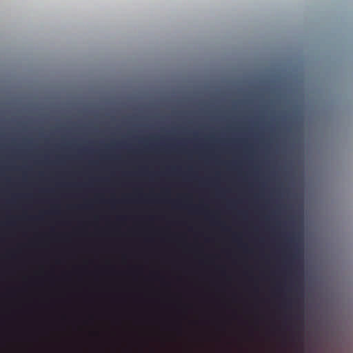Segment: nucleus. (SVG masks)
Here are the masks:
<instances>
[{"mask_svg": "<svg viewBox=\"0 0 353 353\" xmlns=\"http://www.w3.org/2000/svg\"><path fill=\"white\" fill-rule=\"evenodd\" d=\"M0 221H222L221 219H0Z\"/></svg>", "mask_w": 353, "mask_h": 353, "instance_id": "f257e3e1", "label": "nucleus"}, {"mask_svg": "<svg viewBox=\"0 0 353 353\" xmlns=\"http://www.w3.org/2000/svg\"><path fill=\"white\" fill-rule=\"evenodd\" d=\"M21 199L32 200V197L30 195H14L12 198L6 199L5 203L8 205H14Z\"/></svg>", "mask_w": 353, "mask_h": 353, "instance_id": "f03ea898", "label": "nucleus"}, {"mask_svg": "<svg viewBox=\"0 0 353 353\" xmlns=\"http://www.w3.org/2000/svg\"><path fill=\"white\" fill-rule=\"evenodd\" d=\"M168 223H188V222H168ZM210 223H227L228 222H209ZM240 223V222H234ZM243 222H241L242 223ZM263 223H270L271 222H262ZM274 223H305V222H273Z\"/></svg>", "mask_w": 353, "mask_h": 353, "instance_id": "7ed1b4c3", "label": "nucleus"}, {"mask_svg": "<svg viewBox=\"0 0 353 353\" xmlns=\"http://www.w3.org/2000/svg\"><path fill=\"white\" fill-rule=\"evenodd\" d=\"M122 201L123 202H131L133 201V199L130 197H125L122 199Z\"/></svg>", "mask_w": 353, "mask_h": 353, "instance_id": "20e7f679", "label": "nucleus"}, {"mask_svg": "<svg viewBox=\"0 0 353 353\" xmlns=\"http://www.w3.org/2000/svg\"><path fill=\"white\" fill-rule=\"evenodd\" d=\"M241 201H240V200H236V201H234H234H229V203H230V204H234V203H241Z\"/></svg>", "mask_w": 353, "mask_h": 353, "instance_id": "39448f33", "label": "nucleus"}, {"mask_svg": "<svg viewBox=\"0 0 353 353\" xmlns=\"http://www.w3.org/2000/svg\"><path fill=\"white\" fill-rule=\"evenodd\" d=\"M95 201L103 202L104 201L101 198H97L95 199Z\"/></svg>", "mask_w": 353, "mask_h": 353, "instance_id": "423d86ee", "label": "nucleus"}, {"mask_svg": "<svg viewBox=\"0 0 353 353\" xmlns=\"http://www.w3.org/2000/svg\"><path fill=\"white\" fill-rule=\"evenodd\" d=\"M85 203L86 204H90V203H92V201L85 200Z\"/></svg>", "mask_w": 353, "mask_h": 353, "instance_id": "0eeeda50", "label": "nucleus"}, {"mask_svg": "<svg viewBox=\"0 0 353 353\" xmlns=\"http://www.w3.org/2000/svg\"><path fill=\"white\" fill-rule=\"evenodd\" d=\"M291 241L293 243H296V239L294 237H292L291 239Z\"/></svg>", "mask_w": 353, "mask_h": 353, "instance_id": "6e6552de", "label": "nucleus"}, {"mask_svg": "<svg viewBox=\"0 0 353 353\" xmlns=\"http://www.w3.org/2000/svg\"><path fill=\"white\" fill-rule=\"evenodd\" d=\"M254 203L259 205V201L257 200H254Z\"/></svg>", "mask_w": 353, "mask_h": 353, "instance_id": "1a4fd4ad", "label": "nucleus"}, {"mask_svg": "<svg viewBox=\"0 0 353 353\" xmlns=\"http://www.w3.org/2000/svg\"><path fill=\"white\" fill-rule=\"evenodd\" d=\"M150 201H159V199H150Z\"/></svg>", "mask_w": 353, "mask_h": 353, "instance_id": "9d476101", "label": "nucleus"}, {"mask_svg": "<svg viewBox=\"0 0 353 353\" xmlns=\"http://www.w3.org/2000/svg\"><path fill=\"white\" fill-rule=\"evenodd\" d=\"M298 221H303L304 220L303 219H299Z\"/></svg>", "mask_w": 353, "mask_h": 353, "instance_id": "9b49d317", "label": "nucleus"}]
</instances>
